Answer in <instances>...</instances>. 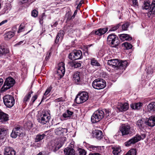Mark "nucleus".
Listing matches in <instances>:
<instances>
[{
	"mask_svg": "<svg viewBox=\"0 0 155 155\" xmlns=\"http://www.w3.org/2000/svg\"><path fill=\"white\" fill-rule=\"evenodd\" d=\"M107 64L112 67L122 69L126 67L128 63L126 61H119L117 59H111L107 61Z\"/></svg>",
	"mask_w": 155,
	"mask_h": 155,
	"instance_id": "1",
	"label": "nucleus"
},
{
	"mask_svg": "<svg viewBox=\"0 0 155 155\" xmlns=\"http://www.w3.org/2000/svg\"><path fill=\"white\" fill-rule=\"evenodd\" d=\"M146 135L144 134H142L140 135L139 134H137L135 136L133 137L128 140L124 143V145L126 147H129L140 141L141 140H143L146 137Z\"/></svg>",
	"mask_w": 155,
	"mask_h": 155,
	"instance_id": "2",
	"label": "nucleus"
},
{
	"mask_svg": "<svg viewBox=\"0 0 155 155\" xmlns=\"http://www.w3.org/2000/svg\"><path fill=\"white\" fill-rule=\"evenodd\" d=\"M104 117V112L101 110H98L94 112L91 117L92 123H95L100 121Z\"/></svg>",
	"mask_w": 155,
	"mask_h": 155,
	"instance_id": "3",
	"label": "nucleus"
},
{
	"mask_svg": "<svg viewBox=\"0 0 155 155\" xmlns=\"http://www.w3.org/2000/svg\"><path fill=\"white\" fill-rule=\"evenodd\" d=\"M120 43L118 38L114 34L109 35L107 37V44L112 47H115Z\"/></svg>",
	"mask_w": 155,
	"mask_h": 155,
	"instance_id": "4",
	"label": "nucleus"
},
{
	"mask_svg": "<svg viewBox=\"0 0 155 155\" xmlns=\"http://www.w3.org/2000/svg\"><path fill=\"white\" fill-rule=\"evenodd\" d=\"M89 97L87 93L82 91L79 93L76 96L75 101L77 104L82 103L86 101Z\"/></svg>",
	"mask_w": 155,
	"mask_h": 155,
	"instance_id": "5",
	"label": "nucleus"
},
{
	"mask_svg": "<svg viewBox=\"0 0 155 155\" xmlns=\"http://www.w3.org/2000/svg\"><path fill=\"white\" fill-rule=\"evenodd\" d=\"M93 87L100 90L104 88L106 86V82L102 79L98 78L94 81L92 83Z\"/></svg>",
	"mask_w": 155,
	"mask_h": 155,
	"instance_id": "6",
	"label": "nucleus"
},
{
	"mask_svg": "<svg viewBox=\"0 0 155 155\" xmlns=\"http://www.w3.org/2000/svg\"><path fill=\"white\" fill-rule=\"evenodd\" d=\"M15 82V80L11 77H8L6 78L4 85L2 88V91H5L13 87Z\"/></svg>",
	"mask_w": 155,
	"mask_h": 155,
	"instance_id": "7",
	"label": "nucleus"
},
{
	"mask_svg": "<svg viewBox=\"0 0 155 155\" xmlns=\"http://www.w3.org/2000/svg\"><path fill=\"white\" fill-rule=\"evenodd\" d=\"M3 102L8 107H12L15 104V99L13 97L6 95L3 97Z\"/></svg>",
	"mask_w": 155,
	"mask_h": 155,
	"instance_id": "8",
	"label": "nucleus"
},
{
	"mask_svg": "<svg viewBox=\"0 0 155 155\" xmlns=\"http://www.w3.org/2000/svg\"><path fill=\"white\" fill-rule=\"evenodd\" d=\"M68 57L72 60L81 59L82 58V52L80 50H74L69 54Z\"/></svg>",
	"mask_w": 155,
	"mask_h": 155,
	"instance_id": "9",
	"label": "nucleus"
},
{
	"mask_svg": "<svg viewBox=\"0 0 155 155\" xmlns=\"http://www.w3.org/2000/svg\"><path fill=\"white\" fill-rule=\"evenodd\" d=\"M50 118V114L48 112H45L41 115L40 117L38 119V120L40 123L45 124L49 122Z\"/></svg>",
	"mask_w": 155,
	"mask_h": 155,
	"instance_id": "10",
	"label": "nucleus"
},
{
	"mask_svg": "<svg viewBox=\"0 0 155 155\" xmlns=\"http://www.w3.org/2000/svg\"><path fill=\"white\" fill-rule=\"evenodd\" d=\"M63 143H59L52 141L49 145V149L52 151L55 152L60 148L63 145Z\"/></svg>",
	"mask_w": 155,
	"mask_h": 155,
	"instance_id": "11",
	"label": "nucleus"
},
{
	"mask_svg": "<svg viewBox=\"0 0 155 155\" xmlns=\"http://www.w3.org/2000/svg\"><path fill=\"white\" fill-rule=\"evenodd\" d=\"M65 72L64 64L63 62H61L58 64L57 74L61 78L64 76Z\"/></svg>",
	"mask_w": 155,
	"mask_h": 155,
	"instance_id": "12",
	"label": "nucleus"
},
{
	"mask_svg": "<svg viewBox=\"0 0 155 155\" xmlns=\"http://www.w3.org/2000/svg\"><path fill=\"white\" fill-rule=\"evenodd\" d=\"M22 132L20 129L19 127H15L13 129L11 134V137L13 138H16L18 136L21 137V135H23Z\"/></svg>",
	"mask_w": 155,
	"mask_h": 155,
	"instance_id": "13",
	"label": "nucleus"
},
{
	"mask_svg": "<svg viewBox=\"0 0 155 155\" xmlns=\"http://www.w3.org/2000/svg\"><path fill=\"white\" fill-rule=\"evenodd\" d=\"M122 136L131 134L132 132L130 130V127L128 125H122L120 128Z\"/></svg>",
	"mask_w": 155,
	"mask_h": 155,
	"instance_id": "14",
	"label": "nucleus"
},
{
	"mask_svg": "<svg viewBox=\"0 0 155 155\" xmlns=\"http://www.w3.org/2000/svg\"><path fill=\"white\" fill-rule=\"evenodd\" d=\"M45 136V134H38L37 135L35 138V145L38 147H40L41 146V143H38V142H40L41 140L43 139Z\"/></svg>",
	"mask_w": 155,
	"mask_h": 155,
	"instance_id": "15",
	"label": "nucleus"
},
{
	"mask_svg": "<svg viewBox=\"0 0 155 155\" xmlns=\"http://www.w3.org/2000/svg\"><path fill=\"white\" fill-rule=\"evenodd\" d=\"M109 147L110 149L113 150L112 153L114 155H119L121 151V148L119 146L111 145Z\"/></svg>",
	"mask_w": 155,
	"mask_h": 155,
	"instance_id": "16",
	"label": "nucleus"
},
{
	"mask_svg": "<svg viewBox=\"0 0 155 155\" xmlns=\"http://www.w3.org/2000/svg\"><path fill=\"white\" fill-rule=\"evenodd\" d=\"M4 155H15L14 150L11 147H7L4 149Z\"/></svg>",
	"mask_w": 155,
	"mask_h": 155,
	"instance_id": "17",
	"label": "nucleus"
},
{
	"mask_svg": "<svg viewBox=\"0 0 155 155\" xmlns=\"http://www.w3.org/2000/svg\"><path fill=\"white\" fill-rule=\"evenodd\" d=\"M129 108V104L127 103L124 104H120L117 107V108L119 111L122 112L125 111L128 109Z\"/></svg>",
	"mask_w": 155,
	"mask_h": 155,
	"instance_id": "18",
	"label": "nucleus"
},
{
	"mask_svg": "<svg viewBox=\"0 0 155 155\" xmlns=\"http://www.w3.org/2000/svg\"><path fill=\"white\" fill-rule=\"evenodd\" d=\"M146 124L148 126L153 127L155 125V116H151L146 121Z\"/></svg>",
	"mask_w": 155,
	"mask_h": 155,
	"instance_id": "19",
	"label": "nucleus"
},
{
	"mask_svg": "<svg viewBox=\"0 0 155 155\" xmlns=\"http://www.w3.org/2000/svg\"><path fill=\"white\" fill-rule=\"evenodd\" d=\"M146 121L144 119H140L138 120L137 122V125L140 129H142L146 127Z\"/></svg>",
	"mask_w": 155,
	"mask_h": 155,
	"instance_id": "20",
	"label": "nucleus"
},
{
	"mask_svg": "<svg viewBox=\"0 0 155 155\" xmlns=\"http://www.w3.org/2000/svg\"><path fill=\"white\" fill-rule=\"evenodd\" d=\"M67 129L66 128H63L61 127H59L55 130V134L57 135H63L64 133L67 132Z\"/></svg>",
	"mask_w": 155,
	"mask_h": 155,
	"instance_id": "21",
	"label": "nucleus"
},
{
	"mask_svg": "<svg viewBox=\"0 0 155 155\" xmlns=\"http://www.w3.org/2000/svg\"><path fill=\"white\" fill-rule=\"evenodd\" d=\"M64 152L66 155H74L75 153V151L72 148V146L71 147H68L65 148Z\"/></svg>",
	"mask_w": 155,
	"mask_h": 155,
	"instance_id": "22",
	"label": "nucleus"
},
{
	"mask_svg": "<svg viewBox=\"0 0 155 155\" xmlns=\"http://www.w3.org/2000/svg\"><path fill=\"white\" fill-rule=\"evenodd\" d=\"M94 136L98 140H101L103 137L102 132L99 130H95L93 132Z\"/></svg>",
	"mask_w": 155,
	"mask_h": 155,
	"instance_id": "23",
	"label": "nucleus"
},
{
	"mask_svg": "<svg viewBox=\"0 0 155 155\" xmlns=\"http://www.w3.org/2000/svg\"><path fill=\"white\" fill-rule=\"evenodd\" d=\"M6 129L5 127L0 126V139H3L6 134Z\"/></svg>",
	"mask_w": 155,
	"mask_h": 155,
	"instance_id": "24",
	"label": "nucleus"
},
{
	"mask_svg": "<svg viewBox=\"0 0 155 155\" xmlns=\"http://www.w3.org/2000/svg\"><path fill=\"white\" fill-rule=\"evenodd\" d=\"M107 32V28H101L96 31L95 33L98 35H102L105 34Z\"/></svg>",
	"mask_w": 155,
	"mask_h": 155,
	"instance_id": "25",
	"label": "nucleus"
},
{
	"mask_svg": "<svg viewBox=\"0 0 155 155\" xmlns=\"http://www.w3.org/2000/svg\"><path fill=\"white\" fill-rule=\"evenodd\" d=\"M0 119L2 121H6L8 120V115L3 112L0 111Z\"/></svg>",
	"mask_w": 155,
	"mask_h": 155,
	"instance_id": "26",
	"label": "nucleus"
},
{
	"mask_svg": "<svg viewBox=\"0 0 155 155\" xmlns=\"http://www.w3.org/2000/svg\"><path fill=\"white\" fill-rule=\"evenodd\" d=\"M73 79L74 81L76 84H78L80 82V78L79 72L76 73L74 74Z\"/></svg>",
	"mask_w": 155,
	"mask_h": 155,
	"instance_id": "27",
	"label": "nucleus"
},
{
	"mask_svg": "<svg viewBox=\"0 0 155 155\" xmlns=\"http://www.w3.org/2000/svg\"><path fill=\"white\" fill-rule=\"evenodd\" d=\"M64 32L63 31L60 30L59 31L56 37V38L55 41V43L57 44L58 43L59 39L60 37L62 38L64 36Z\"/></svg>",
	"mask_w": 155,
	"mask_h": 155,
	"instance_id": "28",
	"label": "nucleus"
},
{
	"mask_svg": "<svg viewBox=\"0 0 155 155\" xmlns=\"http://www.w3.org/2000/svg\"><path fill=\"white\" fill-rule=\"evenodd\" d=\"M142 105V104L141 103H138L132 104L130 105L131 107L134 109H140Z\"/></svg>",
	"mask_w": 155,
	"mask_h": 155,
	"instance_id": "29",
	"label": "nucleus"
},
{
	"mask_svg": "<svg viewBox=\"0 0 155 155\" xmlns=\"http://www.w3.org/2000/svg\"><path fill=\"white\" fill-rule=\"evenodd\" d=\"M52 87L51 86H50L47 88L44 94V95L43 96V97L42 98L41 101V103H40V104L43 101V100L46 99V96H47L50 92L51 90H52Z\"/></svg>",
	"mask_w": 155,
	"mask_h": 155,
	"instance_id": "30",
	"label": "nucleus"
},
{
	"mask_svg": "<svg viewBox=\"0 0 155 155\" xmlns=\"http://www.w3.org/2000/svg\"><path fill=\"white\" fill-rule=\"evenodd\" d=\"M32 93V91H31L25 96L23 99V103H26V102L29 101L30 98L31 97V94Z\"/></svg>",
	"mask_w": 155,
	"mask_h": 155,
	"instance_id": "31",
	"label": "nucleus"
},
{
	"mask_svg": "<svg viewBox=\"0 0 155 155\" xmlns=\"http://www.w3.org/2000/svg\"><path fill=\"white\" fill-rule=\"evenodd\" d=\"M8 52V50L5 48L4 46H0V56L7 54Z\"/></svg>",
	"mask_w": 155,
	"mask_h": 155,
	"instance_id": "32",
	"label": "nucleus"
},
{
	"mask_svg": "<svg viewBox=\"0 0 155 155\" xmlns=\"http://www.w3.org/2000/svg\"><path fill=\"white\" fill-rule=\"evenodd\" d=\"M73 114V112L67 110L65 113L63 114V116L64 118H70Z\"/></svg>",
	"mask_w": 155,
	"mask_h": 155,
	"instance_id": "33",
	"label": "nucleus"
},
{
	"mask_svg": "<svg viewBox=\"0 0 155 155\" xmlns=\"http://www.w3.org/2000/svg\"><path fill=\"white\" fill-rule=\"evenodd\" d=\"M148 110L149 111H155V103L152 102L147 106Z\"/></svg>",
	"mask_w": 155,
	"mask_h": 155,
	"instance_id": "34",
	"label": "nucleus"
},
{
	"mask_svg": "<svg viewBox=\"0 0 155 155\" xmlns=\"http://www.w3.org/2000/svg\"><path fill=\"white\" fill-rule=\"evenodd\" d=\"M150 3L148 2H144L143 5L142 6L143 8L146 10L148 9V11H149V12H150Z\"/></svg>",
	"mask_w": 155,
	"mask_h": 155,
	"instance_id": "35",
	"label": "nucleus"
},
{
	"mask_svg": "<svg viewBox=\"0 0 155 155\" xmlns=\"http://www.w3.org/2000/svg\"><path fill=\"white\" fill-rule=\"evenodd\" d=\"M101 147L93 145H90L89 147V149L90 151L94 150V151H98Z\"/></svg>",
	"mask_w": 155,
	"mask_h": 155,
	"instance_id": "36",
	"label": "nucleus"
},
{
	"mask_svg": "<svg viewBox=\"0 0 155 155\" xmlns=\"http://www.w3.org/2000/svg\"><path fill=\"white\" fill-rule=\"evenodd\" d=\"M91 64L93 66H99L100 65V64L97 61L95 60L94 58H92L91 59Z\"/></svg>",
	"mask_w": 155,
	"mask_h": 155,
	"instance_id": "37",
	"label": "nucleus"
},
{
	"mask_svg": "<svg viewBox=\"0 0 155 155\" xmlns=\"http://www.w3.org/2000/svg\"><path fill=\"white\" fill-rule=\"evenodd\" d=\"M150 9L152 13L155 12V1H153L152 3Z\"/></svg>",
	"mask_w": 155,
	"mask_h": 155,
	"instance_id": "38",
	"label": "nucleus"
},
{
	"mask_svg": "<svg viewBox=\"0 0 155 155\" xmlns=\"http://www.w3.org/2000/svg\"><path fill=\"white\" fill-rule=\"evenodd\" d=\"M136 150L134 149H130L126 155H136Z\"/></svg>",
	"mask_w": 155,
	"mask_h": 155,
	"instance_id": "39",
	"label": "nucleus"
},
{
	"mask_svg": "<svg viewBox=\"0 0 155 155\" xmlns=\"http://www.w3.org/2000/svg\"><path fill=\"white\" fill-rule=\"evenodd\" d=\"M14 35V33L13 32L9 31L7 32L6 34V36L7 38L9 39L12 38Z\"/></svg>",
	"mask_w": 155,
	"mask_h": 155,
	"instance_id": "40",
	"label": "nucleus"
},
{
	"mask_svg": "<svg viewBox=\"0 0 155 155\" xmlns=\"http://www.w3.org/2000/svg\"><path fill=\"white\" fill-rule=\"evenodd\" d=\"M123 44L126 48L127 49H131L132 47V45L129 43L125 42Z\"/></svg>",
	"mask_w": 155,
	"mask_h": 155,
	"instance_id": "41",
	"label": "nucleus"
},
{
	"mask_svg": "<svg viewBox=\"0 0 155 155\" xmlns=\"http://www.w3.org/2000/svg\"><path fill=\"white\" fill-rule=\"evenodd\" d=\"M81 66V64L80 63L76 61L74 62L73 63L72 66L75 68H77L80 67Z\"/></svg>",
	"mask_w": 155,
	"mask_h": 155,
	"instance_id": "42",
	"label": "nucleus"
},
{
	"mask_svg": "<svg viewBox=\"0 0 155 155\" xmlns=\"http://www.w3.org/2000/svg\"><path fill=\"white\" fill-rule=\"evenodd\" d=\"M129 26L128 23H126L123 24L122 25V28L123 30L125 31L127 30Z\"/></svg>",
	"mask_w": 155,
	"mask_h": 155,
	"instance_id": "43",
	"label": "nucleus"
},
{
	"mask_svg": "<svg viewBox=\"0 0 155 155\" xmlns=\"http://www.w3.org/2000/svg\"><path fill=\"white\" fill-rule=\"evenodd\" d=\"M120 26V24H117L116 26L112 27V28L109 30V32L110 31H114L117 30L119 27Z\"/></svg>",
	"mask_w": 155,
	"mask_h": 155,
	"instance_id": "44",
	"label": "nucleus"
},
{
	"mask_svg": "<svg viewBox=\"0 0 155 155\" xmlns=\"http://www.w3.org/2000/svg\"><path fill=\"white\" fill-rule=\"evenodd\" d=\"M38 12L36 10H33L31 13V15L32 16L36 17L38 16Z\"/></svg>",
	"mask_w": 155,
	"mask_h": 155,
	"instance_id": "45",
	"label": "nucleus"
},
{
	"mask_svg": "<svg viewBox=\"0 0 155 155\" xmlns=\"http://www.w3.org/2000/svg\"><path fill=\"white\" fill-rule=\"evenodd\" d=\"M119 36L122 41H124L125 40L126 37V34H120Z\"/></svg>",
	"mask_w": 155,
	"mask_h": 155,
	"instance_id": "46",
	"label": "nucleus"
},
{
	"mask_svg": "<svg viewBox=\"0 0 155 155\" xmlns=\"http://www.w3.org/2000/svg\"><path fill=\"white\" fill-rule=\"evenodd\" d=\"M65 97H61L60 98H58L55 99V101H57L58 102H64L65 101Z\"/></svg>",
	"mask_w": 155,
	"mask_h": 155,
	"instance_id": "47",
	"label": "nucleus"
},
{
	"mask_svg": "<svg viewBox=\"0 0 155 155\" xmlns=\"http://www.w3.org/2000/svg\"><path fill=\"white\" fill-rule=\"evenodd\" d=\"M133 4L132 5L134 7H137L138 6V3L137 0H132Z\"/></svg>",
	"mask_w": 155,
	"mask_h": 155,
	"instance_id": "48",
	"label": "nucleus"
},
{
	"mask_svg": "<svg viewBox=\"0 0 155 155\" xmlns=\"http://www.w3.org/2000/svg\"><path fill=\"white\" fill-rule=\"evenodd\" d=\"M24 26L22 24H21L19 26V28L18 31V32L19 33L22 31V30L24 29Z\"/></svg>",
	"mask_w": 155,
	"mask_h": 155,
	"instance_id": "49",
	"label": "nucleus"
},
{
	"mask_svg": "<svg viewBox=\"0 0 155 155\" xmlns=\"http://www.w3.org/2000/svg\"><path fill=\"white\" fill-rule=\"evenodd\" d=\"M37 97L38 95H35L32 97L31 101H32L33 103L37 99Z\"/></svg>",
	"mask_w": 155,
	"mask_h": 155,
	"instance_id": "50",
	"label": "nucleus"
},
{
	"mask_svg": "<svg viewBox=\"0 0 155 155\" xmlns=\"http://www.w3.org/2000/svg\"><path fill=\"white\" fill-rule=\"evenodd\" d=\"M66 17H67L68 20H70L71 19L73 18L71 17V15L70 13H67L66 15Z\"/></svg>",
	"mask_w": 155,
	"mask_h": 155,
	"instance_id": "51",
	"label": "nucleus"
},
{
	"mask_svg": "<svg viewBox=\"0 0 155 155\" xmlns=\"http://www.w3.org/2000/svg\"><path fill=\"white\" fill-rule=\"evenodd\" d=\"M132 39V37L126 34L125 40L130 41Z\"/></svg>",
	"mask_w": 155,
	"mask_h": 155,
	"instance_id": "52",
	"label": "nucleus"
},
{
	"mask_svg": "<svg viewBox=\"0 0 155 155\" xmlns=\"http://www.w3.org/2000/svg\"><path fill=\"white\" fill-rule=\"evenodd\" d=\"M61 141H61L60 143L63 142L64 143V142L66 140V138L65 137H61Z\"/></svg>",
	"mask_w": 155,
	"mask_h": 155,
	"instance_id": "53",
	"label": "nucleus"
},
{
	"mask_svg": "<svg viewBox=\"0 0 155 155\" xmlns=\"http://www.w3.org/2000/svg\"><path fill=\"white\" fill-rule=\"evenodd\" d=\"M7 20H5L3 21H2V22L0 23V26L4 24L5 23L7 22Z\"/></svg>",
	"mask_w": 155,
	"mask_h": 155,
	"instance_id": "54",
	"label": "nucleus"
},
{
	"mask_svg": "<svg viewBox=\"0 0 155 155\" xmlns=\"http://www.w3.org/2000/svg\"><path fill=\"white\" fill-rule=\"evenodd\" d=\"M84 3V1L83 0H81L79 2V4H78V7H80L82 4Z\"/></svg>",
	"mask_w": 155,
	"mask_h": 155,
	"instance_id": "55",
	"label": "nucleus"
},
{
	"mask_svg": "<svg viewBox=\"0 0 155 155\" xmlns=\"http://www.w3.org/2000/svg\"><path fill=\"white\" fill-rule=\"evenodd\" d=\"M89 155H101L98 153H90L89 154Z\"/></svg>",
	"mask_w": 155,
	"mask_h": 155,
	"instance_id": "56",
	"label": "nucleus"
},
{
	"mask_svg": "<svg viewBox=\"0 0 155 155\" xmlns=\"http://www.w3.org/2000/svg\"><path fill=\"white\" fill-rule=\"evenodd\" d=\"M24 42V41H20L19 42L16 43V44H15V45H21V44H22Z\"/></svg>",
	"mask_w": 155,
	"mask_h": 155,
	"instance_id": "57",
	"label": "nucleus"
},
{
	"mask_svg": "<svg viewBox=\"0 0 155 155\" xmlns=\"http://www.w3.org/2000/svg\"><path fill=\"white\" fill-rule=\"evenodd\" d=\"M3 82V80L1 78H0V87L2 84Z\"/></svg>",
	"mask_w": 155,
	"mask_h": 155,
	"instance_id": "58",
	"label": "nucleus"
},
{
	"mask_svg": "<svg viewBox=\"0 0 155 155\" xmlns=\"http://www.w3.org/2000/svg\"><path fill=\"white\" fill-rule=\"evenodd\" d=\"M77 10H75L74 11V13L73 15V16H72V18H74L75 16L77 14Z\"/></svg>",
	"mask_w": 155,
	"mask_h": 155,
	"instance_id": "59",
	"label": "nucleus"
},
{
	"mask_svg": "<svg viewBox=\"0 0 155 155\" xmlns=\"http://www.w3.org/2000/svg\"><path fill=\"white\" fill-rule=\"evenodd\" d=\"M28 0H21V1L22 3H24L28 1Z\"/></svg>",
	"mask_w": 155,
	"mask_h": 155,
	"instance_id": "60",
	"label": "nucleus"
},
{
	"mask_svg": "<svg viewBox=\"0 0 155 155\" xmlns=\"http://www.w3.org/2000/svg\"><path fill=\"white\" fill-rule=\"evenodd\" d=\"M45 15V13H43V15H42V17L40 18V22H41V21H42L43 20V16Z\"/></svg>",
	"mask_w": 155,
	"mask_h": 155,
	"instance_id": "61",
	"label": "nucleus"
},
{
	"mask_svg": "<svg viewBox=\"0 0 155 155\" xmlns=\"http://www.w3.org/2000/svg\"><path fill=\"white\" fill-rule=\"evenodd\" d=\"M37 155H43L42 154V153L41 152L39 153Z\"/></svg>",
	"mask_w": 155,
	"mask_h": 155,
	"instance_id": "62",
	"label": "nucleus"
},
{
	"mask_svg": "<svg viewBox=\"0 0 155 155\" xmlns=\"http://www.w3.org/2000/svg\"><path fill=\"white\" fill-rule=\"evenodd\" d=\"M57 25L56 22H55L53 26H54V27H56Z\"/></svg>",
	"mask_w": 155,
	"mask_h": 155,
	"instance_id": "63",
	"label": "nucleus"
},
{
	"mask_svg": "<svg viewBox=\"0 0 155 155\" xmlns=\"http://www.w3.org/2000/svg\"><path fill=\"white\" fill-rule=\"evenodd\" d=\"M147 73H148V74H149L152 73V72L151 71H150V72L149 71L147 72Z\"/></svg>",
	"mask_w": 155,
	"mask_h": 155,
	"instance_id": "64",
	"label": "nucleus"
}]
</instances>
